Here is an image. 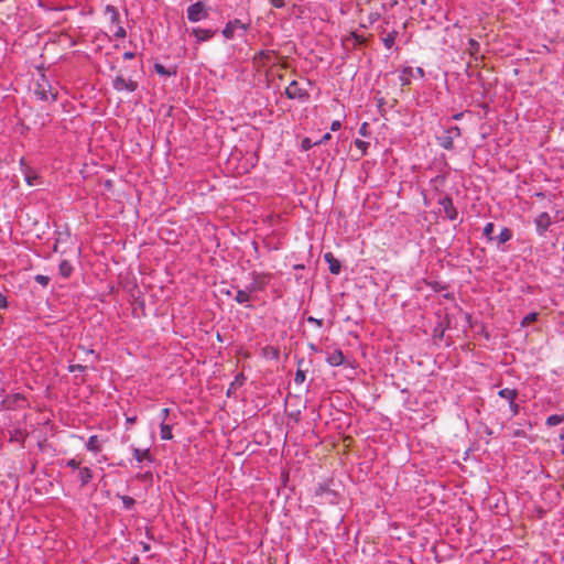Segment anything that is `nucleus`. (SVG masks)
<instances>
[{
	"mask_svg": "<svg viewBox=\"0 0 564 564\" xmlns=\"http://www.w3.org/2000/svg\"><path fill=\"white\" fill-rule=\"evenodd\" d=\"M343 486L334 478L318 482L314 489V499L319 505H337L341 498Z\"/></svg>",
	"mask_w": 564,
	"mask_h": 564,
	"instance_id": "f257e3e1",
	"label": "nucleus"
},
{
	"mask_svg": "<svg viewBox=\"0 0 564 564\" xmlns=\"http://www.w3.org/2000/svg\"><path fill=\"white\" fill-rule=\"evenodd\" d=\"M34 95L39 100L52 102L57 100V90H55L50 83V80L45 77V75H41V78L36 80L34 87Z\"/></svg>",
	"mask_w": 564,
	"mask_h": 564,
	"instance_id": "f03ea898",
	"label": "nucleus"
},
{
	"mask_svg": "<svg viewBox=\"0 0 564 564\" xmlns=\"http://www.w3.org/2000/svg\"><path fill=\"white\" fill-rule=\"evenodd\" d=\"M250 276L251 282L247 284L246 288L248 289V292H250L251 294L257 292H263L273 278L271 273L258 271L250 272Z\"/></svg>",
	"mask_w": 564,
	"mask_h": 564,
	"instance_id": "7ed1b4c3",
	"label": "nucleus"
},
{
	"mask_svg": "<svg viewBox=\"0 0 564 564\" xmlns=\"http://www.w3.org/2000/svg\"><path fill=\"white\" fill-rule=\"evenodd\" d=\"M462 135L460 128L457 126L449 127L442 134L436 137L438 145L445 150L454 149V140Z\"/></svg>",
	"mask_w": 564,
	"mask_h": 564,
	"instance_id": "20e7f679",
	"label": "nucleus"
},
{
	"mask_svg": "<svg viewBox=\"0 0 564 564\" xmlns=\"http://www.w3.org/2000/svg\"><path fill=\"white\" fill-rule=\"evenodd\" d=\"M285 96L289 99H297L301 102H305L310 99L307 89L302 88L296 80H292L285 89Z\"/></svg>",
	"mask_w": 564,
	"mask_h": 564,
	"instance_id": "39448f33",
	"label": "nucleus"
},
{
	"mask_svg": "<svg viewBox=\"0 0 564 564\" xmlns=\"http://www.w3.org/2000/svg\"><path fill=\"white\" fill-rule=\"evenodd\" d=\"M186 13H187V19L191 22H198L200 20L208 18V11L205 8L204 2H202V1H197L193 4H191L187 8Z\"/></svg>",
	"mask_w": 564,
	"mask_h": 564,
	"instance_id": "423d86ee",
	"label": "nucleus"
},
{
	"mask_svg": "<svg viewBox=\"0 0 564 564\" xmlns=\"http://www.w3.org/2000/svg\"><path fill=\"white\" fill-rule=\"evenodd\" d=\"M367 39L356 32H350L349 35L343 37L341 45L347 51L350 52L356 50L359 46L366 45Z\"/></svg>",
	"mask_w": 564,
	"mask_h": 564,
	"instance_id": "0eeeda50",
	"label": "nucleus"
},
{
	"mask_svg": "<svg viewBox=\"0 0 564 564\" xmlns=\"http://www.w3.org/2000/svg\"><path fill=\"white\" fill-rule=\"evenodd\" d=\"M237 29H241L246 32L249 29V24L243 23L239 19H234V20L227 22V24L223 29L221 33L226 40H231L235 37V31Z\"/></svg>",
	"mask_w": 564,
	"mask_h": 564,
	"instance_id": "6e6552de",
	"label": "nucleus"
},
{
	"mask_svg": "<svg viewBox=\"0 0 564 564\" xmlns=\"http://www.w3.org/2000/svg\"><path fill=\"white\" fill-rule=\"evenodd\" d=\"M438 205L442 206L445 217L449 220H455L458 216L457 208L454 206L451 196H443L438 199Z\"/></svg>",
	"mask_w": 564,
	"mask_h": 564,
	"instance_id": "1a4fd4ad",
	"label": "nucleus"
},
{
	"mask_svg": "<svg viewBox=\"0 0 564 564\" xmlns=\"http://www.w3.org/2000/svg\"><path fill=\"white\" fill-rule=\"evenodd\" d=\"M113 88L118 91L128 90L134 91L138 88V83L131 79H126L122 75H118L113 79Z\"/></svg>",
	"mask_w": 564,
	"mask_h": 564,
	"instance_id": "9d476101",
	"label": "nucleus"
},
{
	"mask_svg": "<svg viewBox=\"0 0 564 564\" xmlns=\"http://www.w3.org/2000/svg\"><path fill=\"white\" fill-rule=\"evenodd\" d=\"M216 32L217 30L202 29L197 26L192 29L191 34L195 37L196 43L200 44L203 42L212 40L215 36Z\"/></svg>",
	"mask_w": 564,
	"mask_h": 564,
	"instance_id": "9b49d317",
	"label": "nucleus"
},
{
	"mask_svg": "<svg viewBox=\"0 0 564 564\" xmlns=\"http://www.w3.org/2000/svg\"><path fill=\"white\" fill-rule=\"evenodd\" d=\"M275 55L274 51L262 50L258 54H256L252 58V63L258 67H263L267 64L271 63Z\"/></svg>",
	"mask_w": 564,
	"mask_h": 564,
	"instance_id": "f8f14e48",
	"label": "nucleus"
},
{
	"mask_svg": "<svg viewBox=\"0 0 564 564\" xmlns=\"http://www.w3.org/2000/svg\"><path fill=\"white\" fill-rule=\"evenodd\" d=\"M536 231L540 236H543L550 228L552 220L546 212L541 213L534 220Z\"/></svg>",
	"mask_w": 564,
	"mask_h": 564,
	"instance_id": "ddd939ff",
	"label": "nucleus"
},
{
	"mask_svg": "<svg viewBox=\"0 0 564 564\" xmlns=\"http://www.w3.org/2000/svg\"><path fill=\"white\" fill-rule=\"evenodd\" d=\"M326 361L332 367L341 366L345 361L343 351L339 348H335L332 351H327Z\"/></svg>",
	"mask_w": 564,
	"mask_h": 564,
	"instance_id": "4468645a",
	"label": "nucleus"
},
{
	"mask_svg": "<svg viewBox=\"0 0 564 564\" xmlns=\"http://www.w3.org/2000/svg\"><path fill=\"white\" fill-rule=\"evenodd\" d=\"M324 260L328 263V269L332 274H339L341 271L340 261L337 260L332 252H326L324 254Z\"/></svg>",
	"mask_w": 564,
	"mask_h": 564,
	"instance_id": "2eb2a0df",
	"label": "nucleus"
},
{
	"mask_svg": "<svg viewBox=\"0 0 564 564\" xmlns=\"http://www.w3.org/2000/svg\"><path fill=\"white\" fill-rule=\"evenodd\" d=\"M131 451H132L133 458L138 463H143V462L153 463V458H152V456L150 454V449L149 448L140 449L138 447H133L132 446Z\"/></svg>",
	"mask_w": 564,
	"mask_h": 564,
	"instance_id": "dca6fc26",
	"label": "nucleus"
},
{
	"mask_svg": "<svg viewBox=\"0 0 564 564\" xmlns=\"http://www.w3.org/2000/svg\"><path fill=\"white\" fill-rule=\"evenodd\" d=\"M413 68L411 66L404 67L399 75V80L402 87L409 86L411 84V78L413 77Z\"/></svg>",
	"mask_w": 564,
	"mask_h": 564,
	"instance_id": "f3484780",
	"label": "nucleus"
},
{
	"mask_svg": "<svg viewBox=\"0 0 564 564\" xmlns=\"http://www.w3.org/2000/svg\"><path fill=\"white\" fill-rule=\"evenodd\" d=\"M74 271V267L68 260H62L58 264V273L63 279H68Z\"/></svg>",
	"mask_w": 564,
	"mask_h": 564,
	"instance_id": "a211bd4d",
	"label": "nucleus"
},
{
	"mask_svg": "<svg viewBox=\"0 0 564 564\" xmlns=\"http://www.w3.org/2000/svg\"><path fill=\"white\" fill-rule=\"evenodd\" d=\"M78 478L80 481V486H86L93 479V471L88 467H80L78 469Z\"/></svg>",
	"mask_w": 564,
	"mask_h": 564,
	"instance_id": "6ab92c4d",
	"label": "nucleus"
},
{
	"mask_svg": "<svg viewBox=\"0 0 564 564\" xmlns=\"http://www.w3.org/2000/svg\"><path fill=\"white\" fill-rule=\"evenodd\" d=\"M251 293L248 292V289L245 288L243 290H238L237 294L235 296V301L239 304H245L247 307H250L247 303L251 300Z\"/></svg>",
	"mask_w": 564,
	"mask_h": 564,
	"instance_id": "aec40b11",
	"label": "nucleus"
},
{
	"mask_svg": "<svg viewBox=\"0 0 564 564\" xmlns=\"http://www.w3.org/2000/svg\"><path fill=\"white\" fill-rule=\"evenodd\" d=\"M86 448L95 454L99 453L101 451L99 437L97 435H91L86 443Z\"/></svg>",
	"mask_w": 564,
	"mask_h": 564,
	"instance_id": "412c9836",
	"label": "nucleus"
},
{
	"mask_svg": "<svg viewBox=\"0 0 564 564\" xmlns=\"http://www.w3.org/2000/svg\"><path fill=\"white\" fill-rule=\"evenodd\" d=\"M105 14H108L110 18V22L112 24H119L120 22V14L117 10V8L112 4H107L105 8Z\"/></svg>",
	"mask_w": 564,
	"mask_h": 564,
	"instance_id": "4be33fe9",
	"label": "nucleus"
},
{
	"mask_svg": "<svg viewBox=\"0 0 564 564\" xmlns=\"http://www.w3.org/2000/svg\"><path fill=\"white\" fill-rule=\"evenodd\" d=\"M498 395L502 399L510 401H514L518 397V391L516 389L505 388L499 390Z\"/></svg>",
	"mask_w": 564,
	"mask_h": 564,
	"instance_id": "5701e85b",
	"label": "nucleus"
},
{
	"mask_svg": "<svg viewBox=\"0 0 564 564\" xmlns=\"http://www.w3.org/2000/svg\"><path fill=\"white\" fill-rule=\"evenodd\" d=\"M160 436L164 441L172 440L173 438L172 425L162 422L160 424Z\"/></svg>",
	"mask_w": 564,
	"mask_h": 564,
	"instance_id": "b1692460",
	"label": "nucleus"
},
{
	"mask_svg": "<svg viewBox=\"0 0 564 564\" xmlns=\"http://www.w3.org/2000/svg\"><path fill=\"white\" fill-rule=\"evenodd\" d=\"M512 230L507 227H503L496 239L498 241V245H503L507 241H509L512 238Z\"/></svg>",
	"mask_w": 564,
	"mask_h": 564,
	"instance_id": "393cba45",
	"label": "nucleus"
},
{
	"mask_svg": "<svg viewBox=\"0 0 564 564\" xmlns=\"http://www.w3.org/2000/svg\"><path fill=\"white\" fill-rule=\"evenodd\" d=\"M26 435L19 429L10 431V441L19 442L21 445L24 444Z\"/></svg>",
	"mask_w": 564,
	"mask_h": 564,
	"instance_id": "a878e982",
	"label": "nucleus"
},
{
	"mask_svg": "<svg viewBox=\"0 0 564 564\" xmlns=\"http://www.w3.org/2000/svg\"><path fill=\"white\" fill-rule=\"evenodd\" d=\"M398 36V32L397 31H392L390 33H388L383 39H382V42H383V45L389 50L391 48L393 45H394V42H395V39Z\"/></svg>",
	"mask_w": 564,
	"mask_h": 564,
	"instance_id": "bb28decb",
	"label": "nucleus"
},
{
	"mask_svg": "<svg viewBox=\"0 0 564 564\" xmlns=\"http://www.w3.org/2000/svg\"><path fill=\"white\" fill-rule=\"evenodd\" d=\"M564 421V415L562 414H552L546 419L547 426H555L561 424Z\"/></svg>",
	"mask_w": 564,
	"mask_h": 564,
	"instance_id": "cd10ccee",
	"label": "nucleus"
},
{
	"mask_svg": "<svg viewBox=\"0 0 564 564\" xmlns=\"http://www.w3.org/2000/svg\"><path fill=\"white\" fill-rule=\"evenodd\" d=\"M538 319V313L535 312H532V313H529L527 316L523 317V319L521 321V326L522 327H527L529 326L531 323L535 322Z\"/></svg>",
	"mask_w": 564,
	"mask_h": 564,
	"instance_id": "c85d7f7f",
	"label": "nucleus"
},
{
	"mask_svg": "<svg viewBox=\"0 0 564 564\" xmlns=\"http://www.w3.org/2000/svg\"><path fill=\"white\" fill-rule=\"evenodd\" d=\"M154 69L159 75H162V76H171V75L175 74V72H170L167 68H165V66H163L160 63L154 64Z\"/></svg>",
	"mask_w": 564,
	"mask_h": 564,
	"instance_id": "c756f323",
	"label": "nucleus"
},
{
	"mask_svg": "<svg viewBox=\"0 0 564 564\" xmlns=\"http://www.w3.org/2000/svg\"><path fill=\"white\" fill-rule=\"evenodd\" d=\"M468 52L471 55H476V54L479 53V43L476 40L469 39V41H468Z\"/></svg>",
	"mask_w": 564,
	"mask_h": 564,
	"instance_id": "7c9ffc66",
	"label": "nucleus"
},
{
	"mask_svg": "<svg viewBox=\"0 0 564 564\" xmlns=\"http://www.w3.org/2000/svg\"><path fill=\"white\" fill-rule=\"evenodd\" d=\"M34 280H35V282L41 284L43 288H46L51 281V279L47 275H43V274H36L34 276Z\"/></svg>",
	"mask_w": 564,
	"mask_h": 564,
	"instance_id": "2f4dec72",
	"label": "nucleus"
},
{
	"mask_svg": "<svg viewBox=\"0 0 564 564\" xmlns=\"http://www.w3.org/2000/svg\"><path fill=\"white\" fill-rule=\"evenodd\" d=\"M306 375L305 371L297 369L294 377V382L296 384H301L305 381Z\"/></svg>",
	"mask_w": 564,
	"mask_h": 564,
	"instance_id": "473e14b6",
	"label": "nucleus"
},
{
	"mask_svg": "<svg viewBox=\"0 0 564 564\" xmlns=\"http://www.w3.org/2000/svg\"><path fill=\"white\" fill-rule=\"evenodd\" d=\"M121 499H122L123 507L126 509H131L135 503V500L130 496H122Z\"/></svg>",
	"mask_w": 564,
	"mask_h": 564,
	"instance_id": "72a5a7b5",
	"label": "nucleus"
},
{
	"mask_svg": "<svg viewBox=\"0 0 564 564\" xmlns=\"http://www.w3.org/2000/svg\"><path fill=\"white\" fill-rule=\"evenodd\" d=\"M314 142L310 138H304L301 142V148L304 151L311 150L313 147H315Z\"/></svg>",
	"mask_w": 564,
	"mask_h": 564,
	"instance_id": "f704fd0d",
	"label": "nucleus"
},
{
	"mask_svg": "<svg viewBox=\"0 0 564 564\" xmlns=\"http://www.w3.org/2000/svg\"><path fill=\"white\" fill-rule=\"evenodd\" d=\"M494 228H495V225L492 223H488L486 224L485 228H484V235L489 239V240H492V232H494Z\"/></svg>",
	"mask_w": 564,
	"mask_h": 564,
	"instance_id": "c9c22d12",
	"label": "nucleus"
},
{
	"mask_svg": "<svg viewBox=\"0 0 564 564\" xmlns=\"http://www.w3.org/2000/svg\"><path fill=\"white\" fill-rule=\"evenodd\" d=\"M116 25H117V29H116L113 35L118 39H124L127 36L126 29L119 24H116Z\"/></svg>",
	"mask_w": 564,
	"mask_h": 564,
	"instance_id": "e433bc0d",
	"label": "nucleus"
},
{
	"mask_svg": "<svg viewBox=\"0 0 564 564\" xmlns=\"http://www.w3.org/2000/svg\"><path fill=\"white\" fill-rule=\"evenodd\" d=\"M80 464H82V462H80V460H77L76 458H72V459H68V460L66 462V466H67V467H69V468H72V469H74V470H75V469H79V468H80V467H79V466H80Z\"/></svg>",
	"mask_w": 564,
	"mask_h": 564,
	"instance_id": "4c0bfd02",
	"label": "nucleus"
},
{
	"mask_svg": "<svg viewBox=\"0 0 564 564\" xmlns=\"http://www.w3.org/2000/svg\"><path fill=\"white\" fill-rule=\"evenodd\" d=\"M87 369V366H83V365H79V364H76V365H69L68 366V371L69 372H76V371H85Z\"/></svg>",
	"mask_w": 564,
	"mask_h": 564,
	"instance_id": "58836bf2",
	"label": "nucleus"
},
{
	"mask_svg": "<svg viewBox=\"0 0 564 564\" xmlns=\"http://www.w3.org/2000/svg\"><path fill=\"white\" fill-rule=\"evenodd\" d=\"M355 145L362 151V153H366L367 148L369 147V143L362 140H355Z\"/></svg>",
	"mask_w": 564,
	"mask_h": 564,
	"instance_id": "ea45409f",
	"label": "nucleus"
},
{
	"mask_svg": "<svg viewBox=\"0 0 564 564\" xmlns=\"http://www.w3.org/2000/svg\"><path fill=\"white\" fill-rule=\"evenodd\" d=\"M37 176L34 173H26L25 174V181L30 186H33L35 183V180Z\"/></svg>",
	"mask_w": 564,
	"mask_h": 564,
	"instance_id": "a19ab883",
	"label": "nucleus"
},
{
	"mask_svg": "<svg viewBox=\"0 0 564 564\" xmlns=\"http://www.w3.org/2000/svg\"><path fill=\"white\" fill-rule=\"evenodd\" d=\"M306 321H307L308 323H311V324L316 325L317 327H322V326H323V324H324L323 319L315 318V317H313V316H308V317L306 318Z\"/></svg>",
	"mask_w": 564,
	"mask_h": 564,
	"instance_id": "79ce46f5",
	"label": "nucleus"
},
{
	"mask_svg": "<svg viewBox=\"0 0 564 564\" xmlns=\"http://www.w3.org/2000/svg\"><path fill=\"white\" fill-rule=\"evenodd\" d=\"M509 408H510V411L512 413V415H517L520 411V406L518 403H516L514 401H510L509 402Z\"/></svg>",
	"mask_w": 564,
	"mask_h": 564,
	"instance_id": "37998d69",
	"label": "nucleus"
},
{
	"mask_svg": "<svg viewBox=\"0 0 564 564\" xmlns=\"http://www.w3.org/2000/svg\"><path fill=\"white\" fill-rule=\"evenodd\" d=\"M368 128H369V124L367 122H364L360 128H359V133L362 135V137H368L369 132H368Z\"/></svg>",
	"mask_w": 564,
	"mask_h": 564,
	"instance_id": "c03bdc74",
	"label": "nucleus"
},
{
	"mask_svg": "<svg viewBox=\"0 0 564 564\" xmlns=\"http://www.w3.org/2000/svg\"><path fill=\"white\" fill-rule=\"evenodd\" d=\"M332 139V134L330 133H325L318 141H315L314 144H323L327 141H329Z\"/></svg>",
	"mask_w": 564,
	"mask_h": 564,
	"instance_id": "a18cd8bd",
	"label": "nucleus"
},
{
	"mask_svg": "<svg viewBox=\"0 0 564 564\" xmlns=\"http://www.w3.org/2000/svg\"><path fill=\"white\" fill-rule=\"evenodd\" d=\"M270 3L276 8V9H281L285 6V0H270Z\"/></svg>",
	"mask_w": 564,
	"mask_h": 564,
	"instance_id": "49530a36",
	"label": "nucleus"
},
{
	"mask_svg": "<svg viewBox=\"0 0 564 564\" xmlns=\"http://www.w3.org/2000/svg\"><path fill=\"white\" fill-rule=\"evenodd\" d=\"M384 104H386V101L383 98H380L377 100V106H378V109H379V112L381 113V116H384V112H386V110L383 108Z\"/></svg>",
	"mask_w": 564,
	"mask_h": 564,
	"instance_id": "de8ad7c7",
	"label": "nucleus"
},
{
	"mask_svg": "<svg viewBox=\"0 0 564 564\" xmlns=\"http://www.w3.org/2000/svg\"><path fill=\"white\" fill-rule=\"evenodd\" d=\"M267 351H270V356H272L273 358H279V350L276 348H273V347H267L265 348V352Z\"/></svg>",
	"mask_w": 564,
	"mask_h": 564,
	"instance_id": "09e8293b",
	"label": "nucleus"
},
{
	"mask_svg": "<svg viewBox=\"0 0 564 564\" xmlns=\"http://www.w3.org/2000/svg\"><path fill=\"white\" fill-rule=\"evenodd\" d=\"M8 301L7 297L0 292V308H7Z\"/></svg>",
	"mask_w": 564,
	"mask_h": 564,
	"instance_id": "8fccbe9b",
	"label": "nucleus"
},
{
	"mask_svg": "<svg viewBox=\"0 0 564 564\" xmlns=\"http://www.w3.org/2000/svg\"><path fill=\"white\" fill-rule=\"evenodd\" d=\"M340 127H341V122L339 120H335L330 124V130L332 131H337V130L340 129Z\"/></svg>",
	"mask_w": 564,
	"mask_h": 564,
	"instance_id": "3c124183",
	"label": "nucleus"
},
{
	"mask_svg": "<svg viewBox=\"0 0 564 564\" xmlns=\"http://www.w3.org/2000/svg\"><path fill=\"white\" fill-rule=\"evenodd\" d=\"M169 414H170V409H167V408H164L161 411L162 422H164L167 419Z\"/></svg>",
	"mask_w": 564,
	"mask_h": 564,
	"instance_id": "603ef678",
	"label": "nucleus"
},
{
	"mask_svg": "<svg viewBox=\"0 0 564 564\" xmlns=\"http://www.w3.org/2000/svg\"><path fill=\"white\" fill-rule=\"evenodd\" d=\"M525 435L524 431L522 430H516L513 433H512V436L514 437H523Z\"/></svg>",
	"mask_w": 564,
	"mask_h": 564,
	"instance_id": "864d4df0",
	"label": "nucleus"
},
{
	"mask_svg": "<svg viewBox=\"0 0 564 564\" xmlns=\"http://www.w3.org/2000/svg\"><path fill=\"white\" fill-rule=\"evenodd\" d=\"M134 56H135V55H134V53H133V52H126V53L123 54V58H124V59H132V58H134Z\"/></svg>",
	"mask_w": 564,
	"mask_h": 564,
	"instance_id": "5fc2aeb1",
	"label": "nucleus"
},
{
	"mask_svg": "<svg viewBox=\"0 0 564 564\" xmlns=\"http://www.w3.org/2000/svg\"><path fill=\"white\" fill-rule=\"evenodd\" d=\"M135 421H137V416H128V417L126 419V422H127V424H129V425L134 424V423H135Z\"/></svg>",
	"mask_w": 564,
	"mask_h": 564,
	"instance_id": "6e6d98bb",
	"label": "nucleus"
},
{
	"mask_svg": "<svg viewBox=\"0 0 564 564\" xmlns=\"http://www.w3.org/2000/svg\"><path fill=\"white\" fill-rule=\"evenodd\" d=\"M415 72L421 78H423L425 75L424 69L422 67H417Z\"/></svg>",
	"mask_w": 564,
	"mask_h": 564,
	"instance_id": "4d7b16f0",
	"label": "nucleus"
},
{
	"mask_svg": "<svg viewBox=\"0 0 564 564\" xmlns=\"http://www.w3.org/2000/svg\"><path fill=\"white\" fill-rule=\"evenodd\" d=\"M463 116H464V113H463V112H458V113H455V115L453 116V119H454V120H459V119H462V118H463Z\"/></svg>",
	"mask_w": 564,
	"mask_h": 564,
	"instance_id": "13d9d810",
	"label": "nucleus"
},
{
	"mask_svg": "<svg viewBox=\"0 0 564 564\" xmlns=\"http://www.w3.org/2000/svg\"><path fill=\"white\" fill-rule=\"evenodd\" d=\"M83 349H84V351H85L87 355H90V354H91V355H94V354H95L94 349H85V348H83Z\"/></svg>",
	"mask_w": 564,
	"mask_h": 564,
	"instance_id": "bf43d9fd",
	"label": "nucleus"
},
{
	"mask_svg": "<svg viewBox=\"0 0 564 564\" xmlns=\"http://www.w3.org/2000/svg\"><path fill=\"white\" fill-rule=\"evenodd\" d=\"M141 544H142L143 551H149L150 550L149 544L143 543V542Z\"/></svg>",
	"mask_w": 564,
	"mask_h": 564,
	"instance_id": "052dcab7",
	"label": "nucleus"
},
{
	"mask_svg": "<svg viewBox=\"0 0 564 564\" xmlns=\"http://www.w3.org/2000/svg\"><path fill=\"white\" fill-rule=\"evenodd\" d=\"M535 196L539 197V198H543L544 197V193H541V192L536 193Z\"/></svg>",
	"mask_w": 564,
	"mask_h": 564,
	"instance_id": "680f3d73",
	"label": "nucleus"
},
{
	"mask_svg": "<svg viewBox=\"0 0 564 564\" xmlns=\"http://www.w3.org/2000/svg\"><path fill=\"white\" fill-rule=\"evenodd\" d=\"M303 268H304V265H302V264L294 265V269H303Z\"/></svg>",
	"mask_w": 564,
	"mask_h": 564,
	"instance_id": "e2e57ef3",
	"label": "nucleus"
},
{
	"mask_svg": "<svg viewBox=\"0 0 564 564\" xmlns=\"http://www.w3.org/2000/svg\"><path fill=\"white\" fill-rule=\"evenodd\" d=\"M53 251H57V242L53 246Z\"/></svg>",
	"mask_w": 564,
	"mask_h": 564,
	"instance_id": "0e129e2a",
	"label": "nucleus"
},
{
	"mask_svg": "<svg viewBox=\"0 0 564 564\" xmlns=\"http://www.w3.org/2000/svg\"><path fill=\"white\" fill-rule=\"evenodd\" d=\"M311 349L315 350V346L313 344L310 345Z\"/></svg>",
	"mask_w": 564,
	"mask_h": 564,
	"instance_id": "69168bd1",
	"label": "nucleus"
},
{
	"mask_svg": "<svg viewBox=\"0 0 564 564\" xmlns=\"http://www.w3.org/2000/svg\"><path fill=\"white\" fill-rule=\"evenodd\" d=\"M562 489H563V491H564V484L562 485Z\"/></svg>",
	"mask_w": 564,
	"mask_h": 564,
	"instance_id": "338daca9",
	"label": "nucleus"
}]
</instances>
